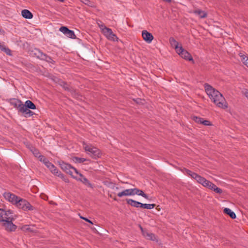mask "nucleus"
Here are the masks:
<instances>
[{
    "mask_svg": "<svg viewBox=\"0 0 248 248\" xmlns=\"http://www.w3.org/2000/svg\"><path fill=\"white\" fill-rule=\"evenodd\" d=\"M105 185L107 186L108 190V195L110 198H112L114 200H116V196L119 198H122L125 196H132L137 195L139 196L149 200V196L145 193L142 190L137 187L133 188L125 189L121 192L117 193L120 190V187L118 185L112 182H106Z\"/></svg>",
    "mask_w": 248,
    "mask_h": 248,
    "instance_id": "1",
    "label": "nucleus"
},
{
    "mask_svg": "<svg viewBox=\"0 0 248 248\" xmlns=\"http://www.w3.org/2000/svg\"><path fill=\"white\" fill-rule=\"evenodd\" d=\"M204 87L208 96L218 107L224 109L227 108L225 98L220 93L207 83L204 84Z\"/></svg>",
    "mask_w": 248,
    "mask_h": 248,
    "instance_id": "2",
    "label": "nucleus"
},
{
    "mask_svg": "<svg viewBox=\"0 0 248 248\" xmlns=\"http://www.w3.org/2000/svg\"><path fill=\"white\" fill-rule=\"evenodd\" d=\"M58 163L61 168L73 178L79 181L86 185H91L89 180L70 164L66 163L63 161H59Z\"/></svg>",
    "mask_w": 248,
    "mask_h": 248,
    "instance_id": "3",
    "label": "nucleus"
},
{
    "mask_svg": "<svg viewBox=\"0 0 248 248\" xmlns=\"http://www.w3.org/2000/svg\"><path fill=\"white\" fill-rule=\"evenodd\" d=\"M39 158L40 161L43 162L46 167L49 169L52 174L62 178L65 182H69L68 179L65 177L64 175L59 171L57 168L53 164L50 163L47 158L42 155L39 156Z\"/></svg>",
    "mask_w": 248,
    "mask_h": 248,
    "instance_id": "4",
    "label": "nucleus"
},
{
    "mask_svg": "<svg viewBox=\"0 0 248 248\" xmlns=\"http://www.w3.org/2000/svg\"><path fill=\"white\" fill-rule=\"evenodd\" d=\"M39 158L40 161L43 162L46 167L49 169L52 174L62 178L65 182H69L68 179L65 177L64 175L59 171L57 168L53 164L50 163L47 158L42 155L39 156Z\"/></svg>",
    "mask_w": 248,
    "mask_h": 248,
    "instance_id": "5",
    "label": "nucleus"
},
{
    "mask_svg": "<svg viewBox=\"0 0 248 248\" xmlns=\"http://www.w3.org/2000/svg\"><path fill=\"white\" fill-rule=\"evenodd\" d=\"M83 147L86 153L92 158L98 159L101 157L102 152L97 147L85 142H83Z\"/></svg>",
    "mask_w": 248,
    "mask_h": 248,
    "instance_id": "6",
    "label": "nucleus"
},
{
    "mask_svg": "<svg viewBox=\"0 0 248 248\" xmlns=\"http://www.w3.org/2000/svg\"><path fill=\"white\" fill-rule=\"evenodd\" d=\"M36 108V106L31 100H27L23 104L22 114L25 117H31L34 115V113L30 109L34 110Z\"/></svg>",
    "mask_w": 248,
    "mask_h": 248,
    "instance_id": "7",
    "label": "nucleus"
},
{
    "mask_svg": "<svg viewBox=\"0 0 248 248\" xmlns=\"http://www.w3.org/2000/svg\"><path fill=\"white\" fill-rule=\"evenodd\" d=\"M170 43L171 46L175 49L176 53L182 58L184 59L186 58V55L185 52V50L183 48L182 45L179 43L173 38L170 39Z\"/></svg>",
    "mask_w": 248,
    "mask_h": 248,
    "instance_id": "8",
    "label": "nucleus"
},
{
    "mask_svg": "<svg viewBox=\"0 0 248 248\" xmlns=\"http://www.w3.org/2000/svg\"><path fill=\"white\" fill-rule=\"evenodd\" d=\"M14 220V216L8 219L3 221L0 224V225L8 232H15L16 230L17 226L13 223Z\"/></svg>",
    "mask_w": 248,
    "mask_h": 248,
    "instance_id": "9",
    "label": "nucleus"
},
{
    "mask_svg": "<svg viewBox=\"0 0 248 248\" xmlns=\"http://www.w3.org/2000/svg\"><path fill=\"white\" fill-rule=\"evenodd\" d=\"M140 229L142 235L145 239L153 241L157 244H161L160 240L155 233L144 230L141 227H140Z\"/></svg>",
    "mask_w": 248,
    "mask_h": 248,
    "instance_id": "10",
    "label": "nucleus"
},
{
    "mask_svg": "<svg viewBox=\"0 0 248 248\" xmlns=\"http://www.w3.org/2000/svg\"><path fill=\"white\" fill-rule=\"evenodd\" d=\"M16 206L25 211H32L34 207L25 199L19 198Z\"/></svg>",
    "mask_w": 248,
    "mask_h": 248,
    "instance_id": "11",
    "label": "nucleus"
},
{
    "mask_svg": "<svg viewBox=\"0 0 248 248\" xmlns=\"http://www.w3.org/2000/svg\"><path fill=\"white\" fill-rule=\"evenodd\" d=\"M14 216L13 211L5 208H0V224Z\"/></svg>",
    "mask_w": 248,
    "mask_h": 248,
    "instance_id": "12",
    "label": "nucleus"
},
{
    "mask_svg": "<svg viewBox=\"0 0 248 248\" xmlns=\"http://www.w3.org/2000/svg\"><path fill=\"white\" fill-rule=\"evenodd\" d=\"M3 196L6 201L10 202L14 205H16L17 203V202L19 198V197L10 192H4L3 194Z\"/></svg>",
    "mask_w": 248,
    "mask_h": 248,
    "instance_id": "13",
    "label": "nucleus"
},
{
    "mask_svg": "<svg viewBox=\"0 0 248 248\" xmlns=\"http://www.w3.org/2000/svg\"><path fill=\"white\" fill-rule=\"evenodd\" d=\"M187 175L190 176L192 178L196 180V181L202 185V186L205 184L207 180L204 177L198 175V174L193 172L190 170H187Z\"/></svg>",
    "mask_w": 248,
    "mask_h": 248,
    "instance_id": "14",
    "label": "nucleus"
},
{
    "mask_svg": "<svg viewBox=\"0 0 248 248\" xmlns=\"http://www.w3.org/2000/svg\"><path fill=\"white\" fill-rule=\"evenodd\" d=\"M102 33L108 40L112 41H118V38L114 34L111 29L107 28L102 31Z\"/></svg>",
    "mask_w": 248,
    "mask_h": 248,
    "instance_id": "15",
    "label": "nucleus"
},
{
    "mask_svg": "<svg viewBox=\"0 0 248 248\" xmlns=\"http://www.w3.org/2000/svg\"><path fill=\"white\" fill-rule=\"evenodd\" d=\"M203 186L213 190L217 193L221 194L222 193V190L221 188L217 187L214 184L208 180L207 181Z\"/></svg>",
    "mask_w": 248,
    "mask_h": 248,
    "instance_id": "16",
    "label": "nucleus"
},
{
    "mask_svg": "<svg viewBox=\"0 0 248 248\" xmlns=\"http://www.w3.org/2000/svg\"><path fill=\"white\" fill-rule=\"evenodd\" d=\"M10 103L15 108L17 109L18 112L22 113L23 103L21 100L15 98L12 99Z\"/></svg>",
    "mask_w": 248,
    "mask_h": 248,
    "instance_id": "17",
    "label": "nucleus"
},
{
    "mask_svg": "<svg viewBox=\"0 0 248 248\" xmlns=\"http://www.w3.org/2000/svg\"><path fill=\"white\" fill-rule=\"evenodd\" d=\"M141 36L143 40L148 44H150L154 39L153 34L147 30H143Z\"/></svg>",
    "mask_w": 248,
    "mask_h": 248,
    "instance_id": "18",
    "label": "nucleus"
},
{
    "mask_svg": "<svg viewBox=\"0 0 248 248\" xmlns=\"http://www.w3.org/2000/svg\"><path fill=\"white\" fill-rule=\"evenodd\" d=\"M60 31L62 32L63 34L66 35V36L71 39H75L76 37V36L74 33V32L73 31L69 30L67 27H61L60 29Z\"/></svg>",
    "mask_w": 248,
    "mask_h": 248,
    "instance_id": "19",
    "label": "nucleus"
},
{
    "mask_svg": "<svg viewBox=\"0 0 248 248\" xmlns=\"http://www.w3.org/2000/svg\"><path fill=\"white\" fill-rule=\"evenodd\" d=\"M35 55L36 56L37 58L40 59L45 60L48 62H50L51 61V59L50 57L47 56L46 55L43 54L42 52L38 50H36L35 52Z\"/></svg>",
    "mask_w": 248,
    "mask_h": 248,
    "instance_id": "20",
    "label": "nucleus"
},
{
    "mask_svg": "<svg viewBox=\"0 0 248 248\" xmlns=\"http://www.w3.org/2000/svg\"><path fill=\"white\" fill-rule=\"evenodd\" d=\"M126 203L131 205L132 207H136V208H141V205L142 203H141L139 202L135 201L133 199H127Z\"/></svg>",
    "mask_w": 248,
    "mask_h": 248,
    "instance_id": "21",
    "label": "nucleus"
},
{
    "mask_svg": "<svg viewBox=\"0 0 248 248\" xmlns=\"http://www.w3.org/2000/svg\"><path fill=\"white\" fill-rule=\"evenodd\" d=\"M21 16L25 19H31L33 17L32 14L27 9H24L21 12Z\"/></svg>",
    "mask_w": 248,
    "mask_h": 248,
    "instance_id": "22",
    "label": "nucleus"
},
{
    "mask_svg": "<svg viewBox=\"0 0 248 248\" xmlns=\"http://www.w3.org/2000/svg\"><path fill=\"white\" fill-rule=\"evenodd\" d=\"M193 13L200 18H205L207 16V13L202 10L198 9L194 11Z\"/></svg>",
    "mask_w": 248,
    "mask_h": 248,
    "instance_id": "23",
    "label": "nucleus"
},
{
    "mask_svg": "<svg viewBox=\"0 0 248 248\" xmlns=\"http://www.w3.org/2000/svg\"><path fill=\"white\" fill-rule=\"evenodd\" d=\"M223 212L225 214L229 215L232 218L234 219L236 218L235 214L230 209L228 208H224Z\"/></svg>",
    "mask_w": 248,
    "mask_h": 248,
    "instance_id": "24",
    "label": "nucleus"
},
{
    "mask_svg": "<svg viewBox=\"0 0 248 248\" xmlns=\"http://www.w3.org/2000/svg\"><path fill=\"white\" fill-rule=\"evenodd\" d=\"M20 229L25 232H33V230L31 226L29 225H24L20 227Z\"/></svg>",
    "mask_w": 248,
    "mask_h": 248,
    "instance_id": "25",
    "label": "nucleus"
},
{
    "mask_svg": "<svg viewBox=\"0 0 248 248\" xmlns=\"http://www.w3.org/2000/svg\"><path fill=\"white\" fill-rule=\"evenodd\" d=\"M155 206V204L142 203L141 208L147 209H152Z\"/></svg>",
    "mask_w": 248,
    "mask_h": 248,
    "instance_id": "26",
    "label": "nucleus"
},
{
    "mask_svg": "<svg viewBox=\"0 0 248 248\" xmlns=\"http://www.w3.org/2000/svg\"><path fill=\"white\" fill-rule=\"evenodd\" d=\"M240 56L241 58V61L248 67V58L242 53L240 54Z\"/></svg>",
    "mask_w": 248,
    "mask_h": 248,
    "instance_id": "27",
    "label": "nucleus"
},
{
    "mask_svg": "<svg viewBox=\"0 0 248 248\" xmlns=\"http://www.w3.org/2000/svg\"><path fill=\"white\" fill-rule=\"evenodd\" d=\"M73 161L75 163H82L86 161V159L81 157H74L72 158Z\"/></svg>",
    "mask_w": 248,
    "mask_h": 248,
    "instance_id": "28",
    "label": "nucleus"
},
{
    "mask_svg": "<svg viewBox=\"0 0 248 248\" xmlns=\"http://www.w3.org/2000/svg\"><path fill=\"white\" fill-rule=\"evenodd\" d=\"M97 24L100 29L101 32L105 30V29L107 28L106 27L101 21L97 22Z\"/></svg>",
    "mask_w": 248,
    "mask_h": 248,
    "instance_id": "29",
    "label": "nucleus"
},
{
    "mask_svg": "<svg viewBox=\"0 0 248 248\" xmlns=\"http://www.w3.org/2000/svg\"><path fill=\"white\" fill-rule=\"evenodd\" d=\"M192 119L198 124H201V121L202 120V118H200L197 116H193Z\"/></svg>",
    "mask_w": 248,
    "mask_h": 248,
    "instance_id": "30",
    "label": "nucleus"
},
{
    "mask_svg": "<svg viewBox=\"0 0 248 248\" xmlns=\"http://www.w3.org/2000/svg\"><path fill=\"white\" fill-rule=\"evenodd\" d=\"M201 124H202L204 125H211V124L210 121L208 120H204L203 118H202V120L201 121Z\"/></svg>",
    "mask_w": 248,
    "mask_h": 248,
    "instance_id": "31",
    "label": "nucleus"
},
{
    "mask_svg": "<svg viewBox=\"0 0 248 248\" xmlns=\"http://www.w3.org/2000/svg\"><path fill=\"white\" fill-rule=\"evenodd\" d=\"M1 49L4 51L7 55H11V50L7 47H2Z\"/></svg>",
    "mask_w": 248,
    "mask_h": 248,
    "instance_id": "32",
    "label": "nucleus"
},
{
    "mask_svg": "<svg viewBox=\"0 0 248 248\" xmlns=\"http://www.w3.org/2000/svg\"><path fill=\"white\" fill-rule=\"evenodd\" d=\"M31 151L32 152V153L36 156H38V157L40 156L39 155V151L36 150V149L35 148H32L31 149Z\"/></svg>",
    "mask_w": 248,
    "mask_h": 248,
    "instance_id": "33",
    "label": "nucleus"
},
{
    "mask_svg": "<svg viewBox=\"0 0 248 248\" xmlns=\"http://www.w3.org/2000/svg\"><path fill=\"white\" fill-rule=\"evenodd\" d=\"M187 60H188L189 61H191L192 63H194V60L191 56V55L187 51Z\"/></svg>",
    "mask_w": 248,
    "mask_h": 248,
    "instance_id": "34",
    "label": "nucleus"
},
{
    "mask_svg": "<svg viewBox=\"0 0 248 248\" xmlns=\"http://www.w3.org/2000/svg\"><path fill=\"white\" fill-rule=\"evenodd\" d=\"M79 217L81 218V219H82L84 220H85L86 221L89 222V223L91 224H93V222L90 220V219H88L87 218H86L85 217H83L82 216H81L79 215Z\"/></svg>",
    "mask_w": 248,
    "mask_h": 248,
    "instance_id": "35",
    "label": "nucleus"
},
{
    "mask_svg": "<svg viewBox=\"0 0 248 248\" xmlns=\"http://www.w3.org/2000/svg\"><path fill=\"white\" fill-rule=\"evenodd\" d=\"M80 1L82 3L85 4L86 5H90L91 3V2L89 0H80Z\"/></svg>",
    "mask_w": 248,
    "mask_h": 248,
    "instance_id": "36",
    "label": "nucleus"
},
{
    "mask_svg": "<svg viewBox=\"0 0 248 248\" xmlns=\"http://www.w3.org/2000/svg\"><path fill=\"white\" fill-rule=\"evenodd\" d=\"M4 31L2 30L0 28V34H2V35H4Z\"/></svg>",
    "mask_w": 248,
    "mask_h": 248,
    "instance_id": "37",
    "label": "nucleus"
},
{
    "mask_svg": "<svg viewBox=\"0 0 248 248\" xmlns=\"http://www.w3.org/2000/svg\"><path fill=\"white\" fill-rule=\"evenodd\" d=\"M245 95L247 97V98L248 99V91H246L245 92Z\"/></svg>",
    "mask_w": 248,
    "mask_h": 248,
    "instance_id": "38",
    "label": "nucleus"
},
{
    "mask_svg": "<svg viewBox=\"0 0 248 248\" xmlns=\"http://www.w3.org/2000/svg\"><path fill=\"white\" fill-rule=\"evenodd\" d=\"M61 83H62V84H61V85H62V86H64V85H65V84H65L64 82H63V81H61Z\"/></svg>",
    "mask_w": 248,
    "mask_h": 248,
    "instance_id": "39",
    "label": "nucleus"
},
{
    "mask_svg": "<svg viewBox=\"0 0 248 248\" xmlns=\"http://www.w3.org/2000/svg\"><path fill=\"white\" fill-rule=\"evenodd\" d=\"M59 1H60L61 2H63L64 1V0H59Z\"/></svg>",
    "mask_w": 248,
    "mask_h": 248,
    "instance_id": "40",
    "label": "nucleus"
}]
</instances>
